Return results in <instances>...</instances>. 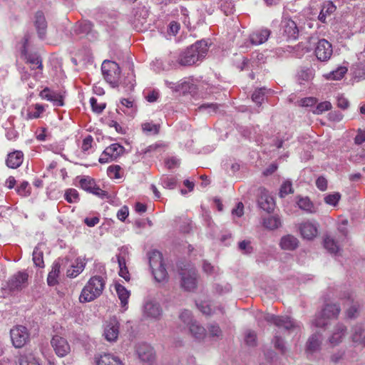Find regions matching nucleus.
Returning a JSON list of instances; mask_svg holds the SVG:
<instances>
[{"instance_id": "ddd939ff", "label": "nucleus", "mask_w": 365, "mask_h": 365, "mask_svg": "<svg viewBox=\"0 0 365 365\" xmlns=\"http://www.w3.org/2000/svg\"><path fill=\"white\" fill-rule=\"evenodd\" d=\"M28 277V274L25 272H19L14 274L7 282L9 290H19L25 287L27 284Z\"/></svg>"}, {"instance_id": "c756f323", "label": "nucleus", "mask_w": 365, "mask_h": 365, "mask_svg": "<svg viewBox=\"0 0 365 365\" xmlns=\"http://www.w3.org/2000/svg\"><path fill=\"white\" fill-rule=\"evenodd\" d=\"M115 287L118 298L120 300L122 307H124L125 309H126V306L128 304V299L130 297V292L128 291L124 286L118 283L115 284Z\"/></svg>"}, {"instance_id": "0e129e2a", "label": "nucleus", "mask_w": 365, "mask_h": 365, "mask_svg": "<svg viewBox=\"0 0 365 365\" xmlns=\"http://www.w3.org/2000/svg\"><path fill=\"white\" fill-rule=\"evenodd\" d=\"M273 342L275 348L278 349L282 353L284 352L285 346L284 344V341L279 336L276 334L274 337Z\"/></svg>"}, {"instance_id": "4468645a", "label": "nucleus", "mask_w": 365, "mask_h": 365, "mask_svg": "<svg viewBox=\"0 0 365 365\" xmlns=\"http://www.w3.org/2000/svg\"><path fill=\"white\" fill-rule=\"evenodd\" d=\"M51 343L56 354L60 357L65 356L71 351L70 345L68 341L61 336H54Z\"/></svg>"}, {"instance_id": "49530a36", "label": "nucleus", "mask_w": 365, "mask_h": 365, "mask_svg": "<svg viewBox=\"0 0 365 365\" xmlns=\"http://www.w3.org/2000/svg\"><path fill=\"white\" fill-rule=\"evenodd\" d=\"M17 193L23 197L29 196L31 194V187L26 181L22 182L16 188Z\"/></svg>"}, {"instance_id": "dca6fc26", "label": "nucleus", "mask_w": 365, "mask_h": 365, "mask_svg": "<svg viewBox=\"0 0 365 365\" xmlns=\"http://www.w3.org/2000/svg\"><path fill=\"white\" fill-rule=\"evenodd\" d=\"M136 353L138 358L145 363H150L155 359L153 347L146 343H139L136 346Z\"/></svg>"}, {"instance_id": "338daca9", "label": "nucleus", "mask_w": 365, "mask_h": 365, "mask_svg": "<svg viewBox=\"0 0 365 365\" xmlns=\"http://www.w3.org/2000/svg\"><path fill=\"white\" fill-rule=\"evenodd\" d=\"M93 140V139L91 135H88L83 139L81 146V149L83 152L88 151L91 148Z\"/></svg>"}, {"instance_id": "de8ad7c7", "label": "nucleus", "mask_w": 365, "mask_h": 365, "mask_svg": "<svg viewBox=\"0 0 365 365\" xmlns=\"http://www.w3.org/2000/svg\"><path fill=\"white\" fill-rule=\"evenodd\" d=\"M44 108L43 106L36 104L34 110H29L27 113L28 119H34L39 118L40 115L43 112Z\"/></svg>"}, {"instance_id": "aec40b11", "label": "nucleus", "mask_w": 365, "mask_h": 365, "mask_svg": "<svg viewBox=\"0 0 365 365\" xmlns=\"http://www.w3.org/2000/svg\"><path fill=\"white\" fill-rule=\"evenodd\" d=\"M271 31L268 29H261L254 31L250 36V40L253 45H259L267 41Z\"/></svg>"}, {"instance_id": "ea45409f", "label": "nucleus", "mask_w": 365, "mask_h": 365, "mask_svg": "<svg viewBox=\"0 0 365 365\" xmlns=\"http://www.w3.org/2000/svg\"><path fill=\"white\" fill-rule=\"evenodd\" d=\"M43 255V252L38 247H36L33 252V261L36 267H43L44 266Z\"/></svg>"}, {"instance_id": "7c9ffc66", "label": "nucleus", "mask_w": 365, "mask_h": 365, "mask_svg": "<svg viewBox=\"0 0 365 365\" xmlns=\"http://www.w3.org/2000/svg\"><path fill=\"white\" fill-rule=\"evenodd\" d=\"M189 329L191 334L197 339H202L206 336V329L196 321L190 324Z\"/></svg>"}, {"instance_id": "1a4fd4ad", "label": "nucleus", "mask_w": 365, "mask_h": 365, "mask_svg": "<svg viewBox=\"0 0 365 365\" xmlns=\"http://www.w3.org/2000/svg\"><path fill=\"white\" fill-rule=\"evenodd\" d=\"M181 287L187 291H192L197 287V272L195 269L190 268L186 270H182Z\"/></svg>"}, {"instance_id": "f257e3e1", "label": "nucleus", "mask_w": 365, "mask_h": 365, "mask_svg": "<svg viewBox=\"0 0 365 365\" xmlns=\"http://www.w3.org/2000/svg\"><path fill=\"white\" fill-rule=\"evenodd\" d=\"M208 51L207 43L205 41H199L191 45L178 57V63L182 66H189L195 64L205 58Z\"/></svg>"}, {"instance_id": "c9c22d12", "label": "nucleus", "mask_w": 365, "mask_h": 365, "mask_svg": "<svg viewBox=\"0 0 365 365\" xmlns=\"http://www.w3.org/2000/svg\"><path fill=\"white\" fill-rule=\"evenodd\" d=\"M142 129L147 135H157L160 131V124H154L151 122H145L141 125Z\"/></svg>"}, {"instance_id": "052dcab7", "label": "nucleus", "mask_w": 365, "mask_h": 365, "mask_svg": "<svg viewBox=\"0 0 365 365\" xmlns=\"http://www.w3.org/2000/svg\"><path fill=\"white\" fill-rule=\"evenodd\" d=\"M336 6L331 1H327L323 4L322 11L323 14L329 16L336 11Z\"/></svg>"}, {"instance_id": "8fccbe9b", "label": "nucleus", "mask_w": 365, "mask_h": 365, "mask_svg": "<svg viewBox=\"0 0 365 365\" xmlns=\"http://www.w3.org/2000/svg\"><path fill=\"white\" fill-rule=\"evenodd\" d=\"M121 168L118 165H110L107 169L108 175L110 178L119 179L120 178V171Z\"/></svg>"}, {"instance_id": "6e6552de", "label": "nucleus", "mask_w": 365, "mask_h": 365, "mask_svg": "<svg viewBox=\"0 0 365 365\" xmlns=\"http://www.w3.org/2000/svg\"><path fill=\"white\" fill-rule=\"evenodd\" d=\"M125 148L118 143H113L107 147L99 158L100 163H107L115 160L123 154Z\"/></svg>"}, {"instance_id": "a878e982", "label": "nucleus", "mask_w": 365, "mask_h": 365, "mask_svg": "<svg viewBox=\"0 0 365 365\" xmlns=\"http://www.w3.org/2000/svg\"><path fill=\"white\" fill-rule=\"evenodd\" d=\"M322 342V336L319 332L313 334L307 343V351L314 353L319 350Z\"/></svg>"}, {"instance_id": "f03ea898", "label": "nucleus", "mask_w": 365, "mask_h": 365, "mask_svg": "<svg viewBox=\"0 0 365 365\" xmlns=\"http://www.w3.org/2000/svg\"><path fill=\"white\" fill-rule=\"evenodd\" d=\"M105 280L101 276L92 277L83 288L79 297L81 303L92 302L101 295L105 287Z\"/></svg>"}, {"instance_id": "a211bd4d", "label": "nucleus", "mask_w": 365, "mask_h": 365, "mask_svg": "<svg viewBox=\"0 0 365 365\" xmlns=\"http://www.w3.org/2000/svg\"><path fill=\"white\" fill-rule=\"evenodd\" d=\"M24 161V153L21 150H14L8 154L6 160V165L12 169L20 167Z\"/></svg>"}, {"instance_id": "13d9d810", "label": "nucleus", "mask_w": 365, "mask_h": 365, "mask_svg": "<svg viewBox=\"0 0 365 365\" xmlns=\"http://www.w3.org/2000/svg\"><path fill=\"white\" fill-rule=\"evenodd\" d=\"M232 287L230 284L226 283L225 284H216L214 286V290L216 293L220 294H223L225 293H228L231 291Z\"/></svg>"}, {"instance_id": "680f3d73", "label": "nucleus", "mask_w": 365, "mask_h": 365, "mask_svg": "<svg viewBox=\"0 0 365 365\" xmlns=\"http://www.w3.org/2000/svg\"><path fill=\"white\" fill-rule=\"evenodd\" d=\"M94 180L88 178H83L80 180V185L83 190L90 192L92 186L94 185Z\"/></svg>"}, {"instance_id": "3c124183", "label": "nucleus", "mask_w": 365, "mask_h": 365, "mask_svg": "<svg viewBox=\"0 0 365 365\" xmlns=\"http://www.w3.org/2000/svg\"><path fill=\"white\" fill-rule=\"evenodd\" d=\"M179 318L187 327L195 322L192 319L191 312L187 309L181 312Z\"/></svg>"}, {"instance_id": "e433bc0d", "label": "nucleus", "mask_w": 365, "mask_h": 365, "mask_svg": "<svg viewBox=\"0 0 365 365\" xmlns=\"http://www.w3.org/2000/svg\"><path fill=\"white\" fill-rule=\"evenodd\" d=\"M324 246L331 254H337L339 252V247L330 237H327L324 240Z\"/></svg>"}, {"instance_id": "423d86ee", "label": "nucleus", "mask_w": 365, "mask_h": 365, "mask_svg": "<svg viewBox=\"0 0 365 365\" xmlns=\"http://www.w3.org/2000/svg\"><path fill=\"white\" fill-rule=\"evenodd\" d=\"M101 71L104 79L110 84L113 88L118 86V81L120 77V68L117 63L105 60L102 63Z\"/></svg>"}, {"instance_id": "4be33fe9", "label": "nucleus", "mask_w": 365, "mask_h": 365, "mask_svg": "<svg viewBox=\"0 0 365 365\" xmlns=\"http://www.w3.org/2000/svg\"><path fill=\"white\" fill-rule=\"evenodd\" d=\"M35 26L38 37L43 39L46 34L47 22L43 12L41 11L36 12L35 15Z\"/></svg>"}, {"instance_id": "58836bf2", "label": "nucleus", "mask_w": 365, "mask_h": 365, "mask_svg": "<svg viewBox=\"0 0 365 365\" xmlns=\"http://www.w3.org/2000/svg\"><path fill=\"white\" fill-rule=\"evenodd\" d=\"M294 189L292 187V183L290 180H285L282 185L280 186L279 195L280 197L283 198L287 196L288 194L293 193Z\"/></svg>"}, {"instance_id": "9d476101", "label": "nucleus", "mask_w": 365, "mask_h": 365, "mask_svg": "<svg viewBox=\"0 0 365 365\" xmlns=\"http://www.w3.org/2000/svg\"><path fill=\"white\" fill-rule=\"evenodd\" d=\"M315 55L320 61H327L333 53L332 45L326 39H320L314 50Z\"/></svg>"}, {"instance_id": "4d7b16f0", "label": "nucleus", "mask_w": 365, "mask_h": 365, "mask_svg": "<svg viewBox=\"0 0 365 365\" xmlns=\"http://www.w3.org/2000/svg\"><path fill=\"white\" fill-rule=\"evenodd\" d=\"M197 306L200 311L205 315H211L215 313V310L207 302H202L200 304H197Z\"/></svg>"}, {"instance_id": "603ef678", "label": "nucleus", "mask_w": 365, "mask_h": 365, "mask_svg": "<svg viewBox=\"0 0 365 365\" xmlns=\"http://www.w3.org/2000/svg\"><path fill=\"white\" fill-rule=\"evenodd\" d=\"M331 108V104L329 101H324L319 103L313 113L316 115L322 114L323 112L329 110Z\"/></svg>"}, {"instance_id": "cd10ccee", "label": "nucleus", "mask_w": 365, "mask_h": 365, "mask_svg": "<svg viewBox=\"0 0 365 365\" xmlns=\"http://www.w3.org/2000/svg\"><path fill=\"white\" fill-rule=\"evenodd\" d=\"M28 40L25 39V43L24 45V48L22 50V54L25 56V58L26 60V63L31 65H36L37 68L42 70L43 65L42 61L40 56L37 53H29L26 49V43Z\"/></svg>"}, {"instance_id": "f3484780", "label": "nucleus", "mask_w": 365, "mask_h": 365, "mask_svg": "<svg viewBox=\"0 0 365 365\" xmlns=\"http://www.w3.org/2000/svg\"><path fill=\"white\" fill-rule=\"evenodd\" d=\"M302 237L307 240H312L317 235V226L309 221L302 222L299 226Z\"/></svg>"}, {"instance_id": "6e6d98bb", "label": "nucleus", "mask_w": 365, "mask_h": 365, "mask_svg": "<svg viewBox=\"0 0 365 365\" xmlns=\"http://www.w3.org/2000/svg\"><path fill=\"white\" fill-rule=\"evenodd\" d=\"M90 103H91L93 111L96 113H101L106 108L105 103L98 104L97 103V100L94 97L91 98Z\"/></svg>"}, {"instance_id": "c03bdc74", "label": "nucleus", "mask_w": 365, "mask_h": 365, "mask_svg": "<svg viewBox=\"0 0 365 365\" xmlns=\"http://www.w3.org/2000/svg\"><path fill=\"white\" fill-rule=\"evenodd\" d=\"M347 72V68L344 66L339 67L335 71H333L329 75V78L331 80H340L341 79L344 74Z\"/></svg>"}, {"instance_id": "f8f14e48", "label": "nucleus", "mask_w": 365, "mask_h": 365, "mask_svg": "<svg viewBox=\"0 0 365 365\" xmlns=\"http://www.w3.org/2000/svg\"><path fill=\"white\" fill-rule=\"evenodd\" d=\"M143 314L146 319H158L162 314V309L157 302L147 300L143 307Z\"/></svg>"}, {"instance_id": "5fc2aeb1", "label": "nucleus", "mask_w": 365, "mask_h": 365, "mask_svg": "<svg viewBox=\"0 0 365 365\" xmlns=\"http://www.w3.org/2000/svg\"><path fill=\"white\" fill-rule=\"evenodd\" d=\"M161 185L168 189H174L176 186V180L173 178L163 177L160 179Z\"/></svg>"}, {"instance_id": "a18cd8bd", "label": "nucleus", "mask_w": 365, "mask_h": 365, "mask_svg": "<svg viewBox=\"0 0 365 365\" xmlns=\"http://www.w3.org/2000/svg\"><path fill=\"white\" fill-rule=\"evenodd\" d=\"M341 198L339 192L328 194L324 197V202L329 205L336 206Z\"/></svg>"}, {"instance_id": "20e7f679", "label": "nucleus", "mask_w": 365, "mask_h": 365, "mask_svg": "<svg viewBox=\"0 0 365 365\" xmlns=\"http://www.w3.org/2000/svg\"><path fill=\"white\" fill-rule=\"evenodd\" d=\"M340 307L336 304H328L313 319L312 324L316 327L323 328L329 323V319H335L340 312Z\"/></svg>"}, {"instance_id": "e2e57ef3", "label": "nucleus", "mask_w": 365, "mask_h": 365, "mask_svg": "<svg viewBox=\"0 0 365 365\" xmlns=\"http://www.w3.org/2000/svg\"><path fill=\"white\" fill-rule=\"evenodd\" d=\"M233 4L230 1H222L220 8L222 11L227 16L232 12Z\"/></svg>"}, {"instance_id": "4c0bfd02", "label": "nucleus", "mask_w": 365, "mask_h": 365, "mask_svg": "<svg viewBox=\"0 0 365 365\" xmlns=\"http://www.w3.org/2000/svg\"><path fill=\"white\" fill-rule=\"evenodd\" d=\"M220 105L217 103H203L199 106L198 109L201 112H205L210 115L215 114L218 112Z\"/></svg>"}, {"instance_id": "774afa93", "label": "nucleus", "mask_w": 365, "mask_h": 365, "mask_svg": "<svg viewBox=\"0 0 365 365\" xmlns=\"http://www.w3.org/2000/svg\"><path fill=\"white\" fill-rule=\"evenodd\" d=\"M129 211L127 206L122 207L117 212V217L120 221H124L128 216Z\"/></svg>"}, {"instance_id": "2f4dec72", "label": "nucleus", "mask_w": 365, "mask_h": 365, "mask_svg": "<svg viewBox=\"0 0 365 365\" xmlns=\"http://www.w3.org/2000/svg\"><path fill=\"white\" fill-rule=\"evenodd\" d=\"M263 226L269 230H275L281 226V220L278 216H269L262 220Z\"/></svg>"}, {"instance_id": "6ab92c4d", "label": "nucleus", "mask_w": 365, "mask_h": 365, "mask_svg": "<svg viewBox=\"0 0 365 365\" xmlns=\"http://www.w3.org/2000/svg\"><path fill=\"white\" fill-rule=\"evenodd\" d=\"M96 365H123L121 360L116 356L110 354H103L95 356Z\"/></svg>"}, {"instance_id": "a19ab883", "label": "nucleus", "mask_w": 365, "mask_h": 365, "mask_svg": "<svg viewBox=\"0 0 365 365\" xmlns=\"http://www.w3.org/2000/svg\"><path fill=\"white\" fill-rule=\"evenodd\" d=\"M77 29L76 31L80 34H88L93 29V24L89 21H83L79 22L76 25Z\"/></svg>"}, {"instance_id": "72a5a7b5", "label": "nucleus", "mask_w": 365, "mask_h": 365, "mask_svg": "<svg viewBox=\"0 0 365 365\" xmlns=\"http://www.w3.org/2000/svg\"><path fill=\"white\" fill-rule=\"evenodd\" d=\"M297 205L301 210L306 211L307 212L314 213L316 210L313 203L310 201L308 197H299Z\"/></svg>"}, {"instance_id": "f704fd0d", "label": "nucleus", "mask_w": 365, "mask_h": 365, "mask_svg": "<svg viewBox=\"0 0 365 365\" xmlns=\"http://www.w3.org/2000/svg\"><path fill=\"white\" fill-rule=\"evenodd\" d=\"M20 365H40L38 359L32 353H27L20 356Z\"/></svg>"}, {"instance_id": "412c9836", "label": "nucleus", "mask_w": 365, "mask_h": 365, "mask_svg": "<svg viewBox=\"0 0 365 365\" xmlns=\"http://www.w3.org/2000/svg\"><path fill=\"white\" fill-rule=\"evenodd\" d=\"M40 96L42 98L53 102V105L56 106H62L63 105L62 96L48 88H45L41 91Z\"/></svg>"}, {"instance_id": "0eeeda50", "label": "nucleus", "mask_w": 365, "mask_h": 365, "mask_svg": "<svg viewBox=\"0 0 365 365\" xmlns=\"http://www.w3.org/2000/svg\"><path fill=\"white\" fill-rule=\"evenodd\" d=\"M13 345L16 348L23 347L29 340V334L26 327L17 325L10 330Z\"/></svg>"}, {"instance_id": "7ed1b4c3", "label": "nucleus", "mask_w": 365, "mask_h": 365, "mask_svg": "<svg viewBox=\"0 0 365 365\" xmlns=\"http://www.w3.org/2000/svg\"><path fill=\"white\" fill-rule=\"evenodd\" d=\"M149 264L155 279L164 282L168 279V272L163 260L162 253L158 250H152L148 254Z\"/></svg>"}, {"instance_id": "79ce46f5", "label": "nucleus", "mask_w": 365, "mask_h": 365, "mask_svg": "<svg viewBox=\"0 0 365 365\" xmlns=\"http://www.w3.org/2000/svg\"><path fill=\"white\" fill-rule=\"evenodd\" d=\"M264 88H259L255 90L252 95V100L258 106H260L264 100Z\"/></svg>"}, {"instance_id": "09e8293b", "label": "nucleus", "mask_w": 365, "mask_h": 365, "mask_svg": "<svg viewBox=\"0 0 365 365\" xmlns=\"http://www.w3.org/2000/svg\"><path fill=\"white\" fill-rule=\"evenodd\" d=\"M208 334L212 337H220L222 336V330L216 323H212L207 326Z\"/></svg>"}, {"instance_id": "bb28decb", "label": "nucleus", "mask_w": 365, "mask_h": 365, "mask_svg": "<svg viewBox=\"0 0 365 365\" xmlns=\"http://www.w3.org/2000/svg\"><path fill=\"white\" fill-rule=\"evenodd\" d=\"M258 203L260 208L269 213L272 212L275 207L273 197L267 194H262L260 196Z\"/></svg>"}, {"instance_id": "69168bd1", "label": "nucleus", "mask_w": 365, "mask_h": 365, "mask_svg": "<svg viewBox=\"0 0 365 365\" xmlns=\"http://www.w3.org/2000/svg\"><path fill=\"white\" fill-rule=\"evenodd\" d=\"M239 249L246 254L251 253L252 251V247L250 246V242L247 240H243L239 243Z\"/></svg>"}, {"instance_id": "39448f33", "label": "nucleus", "mask_w": 365, "mask_h": 365, "mask_svg": "<svg viewBox=\"0 0 365 365\" xmlns=\"http://www.w3.org/2000/svg\"><path fill=\"white\" fill-rule=\"evenodd\" d=\"M264 319L269 323L274 324L279 329L292 332L300 328V324L288 316H278L267 314Z\"/></svg>"}, {"instance_id": "473e14b6", "label": "nucleus", "mask_w": 365, "mask_h": 365, "mask_svg": "<svg viewBox=\"0 0 365 365\" xmlns=\"http://www.w3.org/2000/svg\"><path fill=\"white\" fill-rule=\"evenodd\" d=\"M86 263L82 260L77 259L76 264L72 265L71 269H68L66 272L68 277L73 278L77 277L84 269Z\"/></svg>"}, {"instance_id": "c85d7f7f", "label": "nucleus", "mask_w": 365, "mask_h": 365, "mask_svg": "<svg viewBox=\"0 0 365 365\" xmlns=\"http://www.w3.org/2000/svg\"><path fill=\"white\" fill-rule=\"evenodd\" d=\"M119 269L128 268L126 262L129 259V250L128 247H122L118 250V252L115 255Z\"/></svg>"}, {"instance_id": "bf43d9fd", "label": "nucleus", "mask_w": 365, "mask_h": 365, "mask_svg": "<svg viewBox=\"0 0 365 365\" xmlns=\"http://www.w3.org/2000/svg\"><path fill=\"white\" fill-rule=\"evenodd\" d=\"M245 342L250 346H255L257 344V336L255 331H248L245 334Z\"/></svg>"}, {"instance_id": "9b49d317", "label": "nucleus", "mask_w": 365, "mask_h": 365, "mask_svg": "<svg viewBox=\"0 0 365 365\" xmlns=\"http://www.w3.org/2000/svg\"><path fill=\"white\" fill-rule=\"evenodd\" d=\"M119 322L117 318L113 317L107 321L104 326L103 336L108 341H115L117 340L119 334Z\"/></svg>"}, {"instance_id": "393cba45", "label": "nucleus", "mask_w": 365, "mask_h": 365, "mask_svg": "<svg viewBox=\"0 0 365 365\" xmlns=\"http://www.w3.org/2000/svg\"><path fill=\"white\" fill-rule=\"evenodd\" d=\"M346 332V327L343 324H337L334 327L332 334L329 338V342L334 346L339 344L345 336Z\"/></svg>"}, {"instance_id": "5701e85b", "label": "nucleus", "mask_w": 365, "mask_h": 365, "mask_svg": "<svg viewBox=\"0 0 365 365\" xmlns=\"http://www.w3.org/2000/svg\"><path fill=\"white\" fill-rule=\"evenodd\" d=\"M61 262H63V259H58V260H56L52 265V269L48 273L47 277V283L49 286H55L58 284V277L61 266Z\"/></svg>"}, {"instance_id": "b1692460", "label": "nucleus", "mask_w": 365, "mask_h": 365, "mask_svg": "<svg viewBox=\"0 0 365 365\" xmlns=\"http://www.w3.org/2000/svg\"><path fill=\"white\" fill-rule=\"evenodd\" d=\"M298 239L292 235H286L280 239L279 247L284 250H294L299 246Z\"/></svg>"}, {"instance_id": "864d4df0", "label": "nucleus", "mask_w": 365, "mask_h": 365, "mask_svg": "<svg viewBox=\"0 0 365 365\" xmlns=\"http://www.w3.org/2000/svg\"><path fill=\"white\" fill-rule=\"evenodd\" d=\"M352 340L354 342L361 344L363 339V329L360 326L355 327L353 329Z\"/></svg>"}, {"instance_id": "2eb2a0df", "label": "nucleus", "mask_w": 365, "mask_h": 365, "mask_svg": "<svg viewBox=\"0 0 365 365\" xmlns=\"http://www.w3.org/2000/svg\"><path fill=\"white\" fill-rule=\"evenodd\" d=\"M281 26L283 35L287 40H296L298 38L299 29L293 20L285 19L282 21Z\"/></svg>"}, {"instance_id": "37998d69", "label": "nucleus", "mask_w": 365, "mask_h": 365, "mask_svg": "<svg viewBox=\"0 0 365 365\" xmlns=\"http://www.w3.org/2000/svg\"><path fill=\"white\" fill-rule=\"evenodd\" d=\"M65 199L69 203H75L78 201L79 195L76 189H68L65 192Z\"/></svg>"}]
</instances>
